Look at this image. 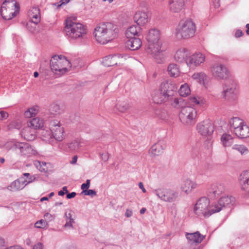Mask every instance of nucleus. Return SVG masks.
I'll list each match as a JSON object with an SVG mask.
<instances>
[{
    "label": "nucleus",
    "mask_w": 249,
    "mask_h": 249,
    "mask_svg": "<svg viewBox=\"0 0 249 249\" xmlns=\"http://www.w3.org/2000/svg\"><path fill=\"white\" fill-rule=\"evenodd\" d=\"M170 95L169 96H167L166 94H164V92L162 91L160 89V91L157 92L153 96V100L154 103L158 104L166 102L168 103L169 100L170 99Z\"/></svg>",
    "instance_id": "a878e982"
},
{
    "label": "nucleus",
    "mask_w": 249,
    "mask_h": 249,
    "mask_svg": "<svg viewBox=\"0 0 249 249\" xmlns=\"http://www.w3.org/2000/svg\"><path fill=\"white\" fill-rule=\"evenodd\" d=\"M213 5L215 8H217L220 6V0H213Z\"/></svg>",
    "instance_id": "e2e57ef3"
},
{
    "label": "nucleus",
    "mask_w": 249,
    "mask_h": 249,
    "mask_svg": "<svg viewBox=\"0 0 249 249\" xmlns=\"http://www.w3.org/2000/svg\"><path fill=\"white\" fill-rule=\"evenodd\" d=\"M196 130L198 133L201 135H202V124L198 123L196 126Z\"/></svg>",
    "instance_id": "5fc2aeb1"
},
{
    "label": "nucleus",
    "mask_w": 249,
    "mask_h": 249,
    "mask_svg": "<svg viewBox=\"0 0 249 249\" xmlns=\"http://www.w3.org/2000/svg\"><path fill=\"white\" fill-rule=\"evenodd\" d=\"M167 71L170 76L174 77L178 76L180 73L178 66L174 63H172L168 65Z\"/></svg>",
    "instance_id": "72a5a7b5"
},
{
    "label": "nucleus",
    "mask_w": 249,
    "mask_h": 249,
    "mask_svg": "<svg viewBox=\"0 0 249 249\" xmlns=\"http://www.w3.org/2000/svg\"><path fill=\"white\" fill-rule=\"evenodd\" d=\"M244 123L243 120L238 117H233L229 121L230 126L233 129L234 132H235V130L238 128Z\"/></svg>",
    "instance_id": "f704fd0d"
},
{
    "label": "nucleus",
    "mask_w": 249,
    "mask_h": 249,
    "mask_svg": "<svg viewBox=\"0 0 249 249\" xmlns=\"http://www.w3.org/2000/svg\"><path fill=\"white\" fill-rule=\"evenodd\" d=\"M201 199L202 197L199 198V199L197 201L196 203L194 211L195 213L199 215L201 213V212L202 211V205L201 203Z\"/></svg>",
    "instance_id": "a19ab883"
},
{
    "label": "nucleus",
    "mask_w": 249,
    "mask_h": 249,
    "mask_svg": "<svg viewBox=\"0 0 249 249\" xmlns=\"http://www.w3.org/2000/svg\"><path fill=\"white\" fill-rule=\"evenodd\" d=\"M50 67L54 73L61 75L68 71V67H71V63L64 55H54L50 60Z\"/></svg>",
    "instance_id": "0eeeda50"
},
{
    "label": "nucleus",
    "mask_w": 249,
    "mask_h": 249,
    "mask_svg": "<svg viewBox=\"0 0 249 249\" xmlns=\"http://www.w3.org/2000/svg\"><path fill=\"white\" fill-rule=\"evenodd\" d=\"M241 189L249 192V170L243 172L239 178Z\"/></svg>",
    "instance_id": "5701e85b"
},
{
    "label": "nucleus",
    "mask_w": 249,
    "mask_h": 249,
    "mask_svg": "<svg viewBox=\"0 0 249 249\" xmlns=\"http://www.w3.org/2000/svg\"><path fill=\"white\" fill-rule=\"evenodd\" d=\"M160 31L156 29L149 30L146 37L147 43L146 52L147 53L152 55L158 63H160L163 58V51L161 49V43L160 41Z\"/></svg>",
    "instance_id": "f03ea898"
},
{
    "label": "nucleus",
    "mask_w": 249,
    "mask_h": 249,
    "mask_svg": "<svg viewBox=\"0 0 249 249\" xmlns=\"http://www.w3.org/2000/svg\"><path fill=\"white\" fill-rule=\"evenodd\" d=\"M116 107L119 111L124 112L129 107V105L124 102H119L116 105Z\"/></svg>",
    "instance_id": "c03bdc74"
},
{
    "label": "nucleus",
    "mask_w": 249,
    "mask_h": 249,
    "mask_svg": "<svg viewBox=\"0 0 249 249\" xmlns=\"http://www.w3.org/2000/svg\"><path fill=\"white\" fill-rule=\"evenodd\" d=\"M76 195V193L75 192H71V193H69V192L67 194V198L68 199H71L75 196Z\"/></svg>",
    "instance_id": "052dcab7"
},
{
    "label": "nucleus",
    "mask_w": 249,
    "mask_h": 249,
    "mask_svg": "<svg viewBox=\"0 0 249 249\" xmlns=\"http://www.w3.org/2000/svg\"><path fill=\"white\" fill-rule=\"evenodd\" d=\"M177 85L170 80L162 82L160 86V89L164 94H166L167 96L171 95L170 98H172V96L175 95V94H177Z\"/></svg>",
    "instance_id": "a211bd4d"
},
{
    "label": "nucleus",
    "mask_w": 249,
    "mask_h": 249,
    "mask_svg": "<svg viewBox=\"0 0 249 249\" xmlns=\"http://www.w3.org/2000/svg\"><path fill=\"white\" fill-rule=\"evenodd\" d=\"M168 8L173 13H179L183 8L184 0H168Z\"/></svg>",
    "instance_id": "412c9836"
},
{
    "label": "nucleus",
    "mask_w": 249,
    "mask_h": 249,
    "mask_svg": "<svg viewBox=\"0 0 249 249\" xmlns=\"http://www.w3.org/2000/svg\"><path fill=\"white\" fill-rule=\"evenodd\" d=\"M156 114L158 115V116L161 119L164 120L166 118L167 113L165 111H161V112H160V111H158L157 112H156Z\"/></svg>",
    "instance_id": "8fccbe9b"
},
{
    "label": "nucleus",
    "mask_w": 249,
    "mask_h": 249,
    "mask_svg": "<svg viewBox=\"0 0 249 249\" xmlns=\"http://www.w3.org/2000/svg\"><path fill=\"white\" fill-rule=\"evenodd\" d=\"M37 111L38 108L37 107L29 108L27 111L25 112L24 116L26 118H31L34 116H35Z\"/></svg>",
    "instance_id": "79ce46f5"
},
{
    "label": "nucleus",
    "mask_w": 249,
    "mask_h": 249,
    "mask_svg": "<svg viewBox=\"0 0 249 249\" xmlns=\"http://www.w3.org/2000/svg\"><path fill=\"white\" fill-rule=\"evenodd\" d=\"M221 141L224 146H230L233 143V138L231 135L225 133L221 136Z\"/></svg>",
    "instance_id": "4c0bfd02"
},
{
    "label": "nucleus",
    "mask_w": 249,
    "mask_h": 249,
    "mask_svg": "<svg viewBox=\"0 0 249 249\" xmlns=\"http://www.w3.org/2000/svg\"><path fill=\"white\" fill-rule=\"evenodd\" d=\"M225 191V187L222 184L213 183L209 184L206 188V196H203V202L206 198L208 200L214 199Z\"/></svg>",
    "instance_id": "ddd939ff"
},
{
    "label": "nucleus",
    "mask_w": 249,
    "mask_h": 249,
    "mask_svg": "<svg viewBox=\"0 0 249 249\" xmlns=\"http://www.w3.org/2000/svg\"><path fill=\"white\" fill-rule=\"evenodd\" d=\"M28 16L31 18V21L27 23V27L30 31L33 32V30L29 29L31 23H33L36 25L40 20V13L39 8L37 7H31L28 12Z\"/></svg>",
    "instance_id": "6ab92c4d"
},
{
    "label": "nucleus",
    "mask_w": 249,
    "mask_h": 249,
    "mask_svg": "<svg viewBox=\"0 0 249 249\" xmlns=\"http://www.w3.org/2000/svg\"><path fill=\"white\" fill-rule=\"evenodd\" d=\"M64 31L67 36L73 39L82 37L87 33L84 25L79 22L73 21L69 18L65 20Z\"/></svg>",
    "instance_id": "39448f33"
},
{
    "label": "nucleus",
    "mask_w": 249,
    "mask_h": 249,
    "mask_svg": "<svg viewBox=\"0 0 249 249\" xmlns=\"http://www.w3.org/2000/svg\"><path fill=\"white\" fill-rule=\"evenodd\" d=\"M67 144L69 150L71 151H73L78 149L80 145V142L77 140H74L71 142L68 143Z\"/></svg>",
    "instance_id": "37998d69"
},
{
    "label": "nucleus",
    "mask_w": 249,
    "mask_h": 249,
    "mask_svg": "<svg viewBox=\"0 0 249 249\" xmlns=\"http://www.w3.org/2000/svg\"><path fill=\"white\" fill-rule=\"evenodd\" d=\"M119 31L116 25L112 22H105L96 26L93 34L99 43L104 44L115 38L118 35Z\"/></svg>",
    "instance_id": "f257e3e1"
},
{
    "label": "nucleus",
    "mask_w": 249,
    "mask_h": 249,
    "mask_svg": "<svg viewBox=\"0 0 249 249\" xmlns=\"http://www.w3.org/2000/svg\"><path fill=\"white\" fill-rule=\"evenodd\" d=\"M125 36L128 39L136 37V36H141V28L135 25L130 26L127 29Z\"/></svg>",
    "instance_id": "c85d7f7f"
},
{
    "label": "nucleus",
    "mask_w": 249,
    "mask_h": 249,
    "mask_svg": "<svg viewBox=\"0 0 249 249\" xmlns=\"http://www.w3.org/2000/svg\"><path fill=\"white\" fill-rule=\"evenodd\" d=\"M73 212L71 210H69L65 213V220L66 223L64 225L65 228H73V224L74 223V218L72 216V213Z\"/></svg>",
    "instance_id": "473e14b6"
},
{
    "label": "nucleus",
    "mask_w": 249,
    "mask_h": 249,
    "mask_svg": "<svg viewBox=\"0 0 249 249\" xmlns=\"http://www.w3.org/2000/svg\"><path fill=\"white\" fill-rule=\"evenodd\" d=\"M189 100L191 103H193L196 105H198L200 104L199 100L196 97H190L189 98Z\"/></svg>",
    "instance_id": "603ef678"
},
{
    "label": "nucleus",
    "mask_w": 249,
    "mask_h": 249,
    "mask_svg": "<svg viewBox=\"0 0 249 249\" xmlns=\"http://www.w3.org/2000/svg\"><path fill=\"white\" fill-rule=\"evenodd\" d=\"M25 186V184L23 183V178H21L12 182L8 186V189L11 191L16 192L22 189Z\"/></svg>",
    "instance_id": "c756f323"
},
{
    "label": "nucleus",
    "mask_w": 249,
    "mask_h": 249,
    "mask_svg": "<svg viewBox=\"0 0 249 249\" xmlns=\"http://www.w3.org/2000/svg\"><path fill=\"white\" fill-rule=\"evenodd\" d=\"M28 126L35 130L37 129H42L44 126V122L39 118H35L28 123Z\"/></svg>",
    "instance_id": "2f4dec72"
},
{
    "label": "nucleus",
    "mask_w": 249,
    "mask_h": 249,
    "mask_svg": "<svg viewBox=\"0 0 249 249\" xmlns=\"http://www.w3.org/2000/svg\"><path fill=\"white\" fill-rule=\"evenodd\" d=\"M35 179H36V177L34 176H30L28 178V180H23V183H24L25 185L26 186V185L28 184L29 183H31V182H33L34 181H35Z\"/></svg>",
    "instance_id": "864d4df0"
},
{
    "label": "nucleus",
    "mask_w": 249,
    "mask_h": 249,
    "mask_svg": "<svg viewBox=\"0 0 249 249\" xmlns=\"http://www.w3.org/2000/svg\"><path fill=\"white\" fill-rule=\"evenodd\" d=\"M212 75L218 79H227L230 77V73L227 68L222 64H215L211 68Z\"/></svg>",
    "instance_id": "2eb2a0df"
},
{
    "label": "nucleus",
    "mask_w": 249,
    "mask_h": 249,
    "mask_svg": "<svg viewBox=\"0 0 249 249\" xmlns=\"http://www.w3.org/2000/svg\"><path fill=\"white\" fill-rule=\"evenodd\" d=\"M82 194H84L86 196H89L91 197L95 196L96 195V192L94 190H85L82 191L81 192Z\"/></svg>",
    "instance_id": "a18cd8bd"
},
{
    "label": "nucleus",
    "mask_w": 249,
    "mask_h": 249,
    "mask_svg": "<svg viewBox=\"0 0 249 249\" xmlns=\"http://www.w3.org/2000/svg\"><path fill=\"white\" fill-rule=\"evenodd\" d=\"M10 145V149L15 151L19 149L22 155L28 157L36 154L37 152L33 148L31 145L26 142H11L8 144Z\"/></svg>",
    "instance_id": "f8f14e48"
},
{
    "label": "nucleus",
    "mask_w": 249,
    "mask_h": 249,
    "mask_svg": "<svg viewBox=\"0 0 249 249\" xmlns=\"http://www.w3.org/2000/svg\"><path fill=\"white\" fill-rule=\"evenodd\" d=\"M42 135L46 139L52 138L53 136L52 135V131H51V128L50 130H43Z\"/></svg>",
    "instance_id": "49530a36"
},
{
    "label": "nucleus",
    "mask_w": 249,
    "mask_h": 249,
    "mask_svg": "<svg viewBox=\"0 0 249 249\" xmlns=\"http://www.w3.org/2000/svg\"><path fill=\"white\" fill-rule=\"evenodd\" d=\"M196 111L190 106H187L181 109L179 118L181 122L186 125H191L196 122Z\"/></svg>",
    "instance_id": "9b49d317"
},
{
    "label": "nucleus",
    "mask_w": 249,
    "mask_h": 249,
    "mask_svg": "<svg viewBox=\"0 0 249 249\" xmlns=\"http://www.w3.org/2000/svg\"><path fill=\"white\" fill-rule=\"evenodd\" d=\"M142 43L140 38L133 37L126 41V46L132 51L137 50L142 46Z\"/></svg>",
    "instance_id": "b1692460"
},
{
    "label": "nucleus",
    "mask_w": 249,
    "mask_h": 249,
    "mask_svg": "<svg viewBox=\"0 0 249 249\" xmlns=\"http://www.w3.org/2000/svg\"><path fill=\"white\" fill-rule=\"evenodd\" d=\"M50 125L53 137L58 141H62L64 139V130L60 125L59 122L57 120H53L51 122Z\"/></svg>",
    "instance_id": "f3484780"
},
{
    "label": "nucleus",
    "mask_w": 249,
    "mask_h": 249,
    "mask_svg": "<svg viewBox=\"0 0 249 249\" xmlns=\"http://www.w3.org/2000/svg\"><path fill=\"white\" fill-rule=\"evenodd\" d=\"M122 54H117L113 55H108L105 57L102 61L103 64L106 67H111L121 63V59H123Z\"/></svg>",
    "instance_id": "aec40b11"
},
{
    "label": "nucleus",
    "mask_w": 249,
    "mask_h": 249,
    "mask_svg": "<svg viewBox=\"0 0 249 249\" xmlns=\"http://www.w3.org/2000/svg\"><path fill=\"white\" fill-rule=\"evenodd\" d=\"M168 104L177 109L181 108L182 109L183 107L187 106V103L186 100L181 97H176L175 95L172 96V98H170Z\"/></svg>",
    "instance_id": "4be33fe9"
},
{
    "label": "nucleus",
    "mask_w": 249,
    "mask_h": 249,
    "mask_svg": "<svg viewBox=\"0 0 249 249\" xmlns=\"http://www.w3.org/2000/svg\"><path fill=\"white\" fill-rule=\"evenodd\" d=\"M44 218H45L46 220H48L49 221L52 220L53 219L52 215L48 213H46L44 214Z\"/></svg>",
    "instance_id": "13d9d810"
},
{
    "label": "nucleus",
    "mask_w": 249,
    "mask_h": 249,
    "mask_svg": "<svg viewBox=\"0 0 249 249\" xmlns=\"http://www.w3.org/2000/svg\"><path fill=\"white\" fill-rule=\"evenodd\" d=\"M134 20L138 25H143L148 22V16L145 12L138 11L135 13Z\"/></svg>",
    "instance_id": "cd10ccee"
},
{
    "label": "nucleus",
    "mask_w": 249,
    "mask_h": 249,
    "mask_svg": "<svg viewBox=\"0 0 249 249\" xmlns=\"http://www.w3.org/2000/svg\"><path fill=\"white\" fill-rule=\"evenodd\" d=\"M36 131L30 126H27L21 131L22 137L28 141L35 140L36 137Z\"/></svg>",
    "instance_id": "bb28decb"
},
{
    "label": "nucleus",
    "mask_w": 249,
    "mask_h": 249,
    "mask_svg": "<svg viewBox=\"0 0 249 249\" xmlns=\"http://www.w3.org/2000/svg\"><path fill=\"white\" fill-rule=\"evenodd\" d=\"M90 181L89 179H87L86 183H83L81 185V188L83 191L88 190L90 186Z\"/></svg>",
    "instance_id": "09e8293b"
},
{
    "label": "nucleus",
    "mask_w": 249,
    "mask_h": 249,
    "mask_svg": "<svg viewBox=\"0 0 249 249\" xmlns=\"http://www.w3.org/2000/svg\"><path fill=\"white\" fill-rule=\"evenodd\" d=\"M185 236L188 240V243L182 249H200L199 244L202 241V237L199 231L194 233L187 232Z\"/></svg>",
    "instance_id": "4468645a"
},
{
    "label": "nucleus",
    "mask_w": 249,
    "mask_h": 249,
    "mask_svg": "<svg viewBox=\"0 0 249 249\" xmlns=\"http://www.w3.org/2000/svg\"><path fill=\"white\" fill-rule=\"evenodd\" d=\"M178 93L181 96L186 97L191 93V90L187 84L182 85L178 90Z\"/></svg>",
    "instance_id": "58836bf2"
},
{
    "label": "nucleus",
    "mask_w": 249,
    "mask_h": 249,
    "mask_svg": "<svg viewBox=\"0 0 249 249\" xmlns=\"http://www.w3.org/2000/svg\"><path fill=\"white\" fill-rule=\"evenodd\" d=\"M196 31L195 22L191 19L179 22L176 29V35L178 38L188 39L193 37Z\"/></svg>",
    "instance_id": "423d86ee"
},
{
    "label": "nucleus",
    "mask_w": 249,
    "mask_h": 249,
    "mask_svg": "<svg viewBox=\"0 0 249 249\" xmlns=\"http://www.w3.org/2000/svg\"><path fill=\"white\" fill-rule=\"evenodd\" d=\"M132 215V211H130V210H126V211L125 212V215L127 217H129Z\"/></svg>",
    "instance_id": "338daca9"
},
{
    "label": "nucleus",
    "mask_w": 249,
    "mask_h": 249,
    "mask_svg": "<svg viewBox=\"0 0 249 249\" xmlns=\"http://www.w3.org/2000/svg\"><path fill=\"white\" fill-rule=\"evenodd\" d=\"M46 222L44 220L42 219L38 221H37L35 224V226L37 228H44L46 227Z\"/></svg>",
    "instance_id": "de8ad7c7"
},
{
    "label": "nucleus",
    "mask_w": 249,
    "mask_h": 249,
    "mask_svg": "<svg viewBox=\"0 0 249 249\" xmlns=\"http://www.w3.org/2000/svg\"><path fill=\"white\" fill-rule=\"evenodd\" d=\"M50 112L51 114L56 116L63 112V109L59 105L53 103L50 106Z\"/></svg>",
    "instance_id": "e433bc0d"
},
{
    "label": "nucleus",
    "mask_w": 249,
    "mask_h": 249,
    "mask_svg": "<svg viewBox=\"0 0 249 249\" xmlns=\"http://www.w3.org/2000/svg\"><path fill=\"white\" fill-rule=\"evenodd\" d=\"M19 10V5L14 0H5L2 4L0 14L5 20H10L15 17Z\"/></svg>",
    "instance_id": "1a4fd4ad"
},
{
    "label": "nucleus",
    "mask_w": 249,
    "mask_h": 249,
    "mask_svg": "<svg viewBox=\"0 0 249 249\" xmlns=\"http://www.w3.org/2000/svg\"><path fill=\"white\" fill-rule=\"evenodd\" d=\"M237 83L233 78L227 79L223 86L221 96L225 101L232 103L237 99L236 89Z\"/></svg>",
    "instance_id": "6e6552de"
},
{
    "label": "nucleus",
    "mask_w": 249,
    "mask_h": 249,
    "mask_svg": "<svg viewBox=\"0 0 249 249\" xmlns=\"http://www.w3.org/2000/svg\"><path fill=\"white\" fill-rule=\"evenodd\" d=\"M243 35L242 31L240 30H237L235 34V36L236 37H241Z\"/></svg>",
    "instance_id": "0e129e2a"
},
{
    "label": "nucleus",
    "mask_w": 249,
    "mask_h": 249,
    "mask_svg": "<svg viewBox=\"0 0 249 249\" xmlns=\"http://www.w3.org/2000/svg\"><path fill=\"white\" fill-rule=\"evenodd\" d=\"M234 202V198L232 196L222 197L219 199L217 203H213L210 204V200L205 198V204H208L206 208V211L203 212V216L208 217L213 213L219 212L224 208L230 207L233 205Z\"/></svg>",
    "instance_id": "20e7f679"
},
{
    "label": "nucleus",
    "mask_w": 249,
    "mask_h": 249,
    "mask_svg": "<svg viewBox=\"0 0 249 249\" xmlns=\"http://www.w3.org/2000/svg\"><path fill=\"white\" fill-rule=\"evenodd\" d=\"M214 131L213 124L211 120L208 119L203 121V140L206 139L205 148L207 154L210 155L212 152L213 140L212 135Z\"/></svg>",
    "instance_id": "9d476101"
},
{
    "label": "nucleus",
    "mask_w": 249,
    "mask_h": 249,
    "mask_svg": "<svg viewBox=\"0 0 249 249\" xmlns=\"http://www.w3.org/2000/svg\"><path fill=\"white\" fill-rule=\"evenodd\" d=\"M155 194L161 200L166 202H173L178 197V193L175 191L166 189H159L155 191Z\"/></svg>",
    "instance_id": "dca6fc26"
},
{
    "label": "nucleus",
    "mask_w": 249,
    "mask_h": 249,
    "mask_svg": "<svg viewBox=\"0 0 249 249\" xmlns=\"http://www.w3.org/2000/svg\"><path fill=\"white\" fill-rule=\"evenodd\" d=\"M201 148V143H198L196 144L195 147H193V152H196L198 151V149H200Z\"/></svg>",
    "instance_id": "69168bd1"
},
{
    "label": "nucleus",
    "mask_w": 249,
    "mask_h": 249,
    "mask_svg": "<svg viewBox=\"0 0 249 249\" xmlns=\"http://www.w3.org/2000/svg\"><path fill=\"white\" fill-rule=\"evenodd\" d=\"M201 76H202V74H201V73H195L193 75H192V77L193 78V79H198L199 80H200L201 78Z\"/></svg>",
    "instance_id": "4d7b16f0"
},
{
    "label": "nucleus",
    "mask_w": 249,
    "mask_h": 249,
    "mask_svg": "<svg viewBox=\"0 0 249 249\" xmlns=\"http://www.w3.org/2000/svg\"><path fill=\"white\" fill-rule=\"evenodd\" d=\"M189 51L186 48H180L176 53L174 58L176 61L179 63L186 62L187 65L191 67L194 65L197 66L202 63V54L195 53L190 56Z\"/></svg>",
    "instance_id": "7ed1b4c3"
},
{
    "label": "nucleus",
    "mask_w": 249,
    "mask_h": 249,
    "mask_svg": "<svg viewBox=\"0 0 249 249\" xmlns=\"http://www.w3.org/2000/svg\"><path fill=\"white\" fill-rule=\"evenodd\" d=\"M164 148L160 143H156L153 144L150 149L152 154L155 156H158L163 152Z\"/></svg>",
    "instance_id": "c9c22d12"
},
{
    "label": "nucleus",
    "mask_w": 249,
    "mask_h": 249,
    "mask_svg": "<svg viewBox=\"0 0 249 249\" xmlns=\"http://www.w3.org/2000/svg\"><path fill=\"white\" fill-rule=\"evenodd\" d=\"M232 149L239 152L241 155L247 154L249 152L248 149L243 144H234Z\"/></svg>",
    "instance_id": "ea45409f"
},
{
    "label": "nucleus",
    "mask_w": 249,
    "mask_h": 249,
    "mask_svg": "<svg viewBox=\"0 0 249 249\" xmlns=\"http://www.w3.org/2000/svg\"><path fill=\"white\" fill-rule=\"evenodd\" d=\"M234 133L239 138H248L249 137V127L244 123L238 128L235 130Z\"/></svg>",
    "instance_id": "393cba45"
},
{
    "label": "nucleus",
    "mask_w": 249,
    "mask_h": 249,
    "mask_svg": "<svg viewBox=\"0 0 249 249\" xmlns=\"http://www.w3.org/2000/svg\"><path fill=\"white\" fill-rule=\"evenodd\" d=\"M6 249H23L22 248L18 246H13L9 248H7Z\"/></svg>",
    "instance_id": "774afa93"
},
{
    "label": "nucleus",
    "mask_w": 249,
    "mask_h": 249,
    "mask_svg": "<svg viewBox=\"0 0 249 249\" xmlns=\"http://www.w3.org/2000/svg\"><path fill=\"white\" fill-rule=\"evenodd\" d=\"M43 244L41 243L38 242L35 245L33 249H42Z\"/></svg>",
    "instance_id": "680f3d73"
},
{
    "label": "nucleus",
    "mask_w": 249,
    "mask_h": 249,
    "mask_svg": "<svg viewBox=\"0 0 249 249\" xmlns=\"http://www.w3.org/2000/svg\"><path fill=\"white\" fill-rule=\"evenodd\" d=\"M9 116L8 113L4 111H0V120H3L6 119Z\"/></svg>",
    "instance_id": "3c124183"
},
{
    "label": "nucleus",
    "mask_w": 249,
    "mask_h": 249,
    "mask_svg": "<svg viewBox=\"0 0 249 249\" xmlns=\"http://www.w3.org/2000/svg\"><path fill=\"white\" fill-rule=\"evenodd\" d=\"M101 158L102 160H104L105 161H107L109 158L108 153H103L101 154Z\"/></svg>",
    "instance_id": "bf43d9fd"
},
{
    "label": "nucleus",
    "mask_w": 249,
    "mask_h": 249,
    "mask_svg": "<svg viewBox=\"0 0 249 249\" xmlns=\"http://www.w3.org/2000/svg\"><path fill=\"white\" fill-rule=\"evenodd\" d=\"M196 184L193 183L189 179H186L183 181L181 184V189L182 191L184 192L186 194H188L190 193L192 189L196 187Z\"/></svg>",
    "instance_id": "7c9ffc66"
},
{
    "label": "nucleus",
    "mask_w": 249,
    "mask_h": 249,
    "mask_svg": "<svg viewBox=\"0 0 249 249\" xmlns=\"http://www.w3.org/2000/svg\"><path fill=\"white\" fill-rule=\"evenodd\" d=\"M70 0H60L59 2H60V4L58 3H54V4L57 6V8H59L63 4H66L67 3L69 2Z\"/></svg>",
    "instance_id": "6e6d98bb"
}]
</instances>
